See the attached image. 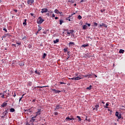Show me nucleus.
Here are the masks:
<instances>
[{
    "label": "nucleus",
    "instance_id": "nucleus-23",
    "mask_svg": "<svg viewBox=\"0 0 125 125\" xmlns=\"http://www.w3.org/2000/svg\"><path fill=\"white\" fill-rule=\"evenodd\" d=\"M92 87V85H90V86L89 87H87L86 88V89H88L89 90H90V89H91Z\"/></svg>",
    "mask_w": 125,
    "mask_h": 125
},
{
    "label": "nucleus",
    "instance_id": "nucleus-50",
    "mask_svg": "<svg viewBox=\"0 0 125 125\" xmlns=\"http://www.w3.org/2000/svg\"><path fill=\"white\" fill-rule=\"evenodd\" d=\"M105 11V9L104 10H101V12H102V13H103V12Z\"/></svg>",
    "mask_w": 125,
    "mask_h": 125
},
{
    "label": "nucleus",
    "instance_id": "nucleus-22",
    "mask_svg": "<svg viewBox=\"0 0 125 125\" xmlns=\"http://www.w3.org/2000/svg\"><path fill=\"white\" fill-rule=\"evenodd\" d=\"M6 114H7V110H5L3 112V115H4V117H5Z\"/></svg>",
    "mask_w": 125,
    "mask_h": 125
},
{
    "label": "nucleus",
    "instance_id": "nucleus-12",
    "mask_svg": "<svg viewBox=\"0 0 125 125\" xmlns=\"http://www.w3.org/2000/svg\"><path fill=\"white\" fill-rule=\"evenodd\" d=\"M52 91H55V93H59L60 92H61V91L60 90H56V89H52Z\"/></svg>",
    "mask_w": 125,
    "mask_h": 125
},
{
    "label": "nucleus",
    "instance_id": "nucleus-18",
    "mask_svg": "<svg viewBox=\"0 0 125 125\" xmlns=\"http://www.w3.org/2000/svg\"><path fill=\"white\" fill-rule=\"evenodd\" d=\"M35 73L36 74V75H41V73H40V72H38V70H37L35 71Z\"/></svg>",
    "mask_w": 125,
    "mask_h": 125
},
{
    "label": "nucleus",
    "instance_id": "nucleus-16",
    "mask_svg": "<svg viewBox=\"0 0 125 125\" xmlns=\"http://www.w3.org/2000/svg\"><path fill=\"white\" fill-rule=\"evenodd\" d=\"M37 116L33 117L31 118V120H30V122H35V119Z\"/></svg>",
    "mask_w": 125,
    "mask_h": 125
},
{
    "label": "nucleus",
    "instance_id": "nucleus-62",
    "mask_svg": "<svg viewBox=\"0 0 125 125\" xmlns=\"http://www.w3.org/2000/svg\"><path fill=\"white\" fill-rule=\"evenodd\" d=\"M14 97H15L16 96V94H14V95H13Z\"/></svg>",
    "mask_w": 125,
    "mask_h": 125
},
{
    "label": "nucleus",
    "instance_id": "nucleus-29",
    "mask_svg": "<svg viewBox=\"0 0 125 125\" xmlns=\"http://www.w3.org/2000/svg\"><path fill=\"white\" fill-rule=\"evenodd\" d=\"M64 21L63 20H60V24L61 25L62 23H63Z\"/></svg>",
    "mask_w": 125,
    "mask_h": 125
},
{
    "label": "nucleus",
    "instance_id": "nucleus-1",
    "mask_svg": "<svg viewBox=\"0 0 125 125\" xmlns=\"http://www.w3.org/2000/svg\"><path fill=\"white\" fill-rule=\"evenodd\" d=\"M43 21H44V20L42 19V18L40 17L37 19V24H42Z\"/></svg>",
    "mask_w": 125,
    "mask_h": 125
},
{
    "label": "nucleus",
    "instance_id": "nucleus-25",
    "mask_svg": "<svg viewBox=\"0 0 125 125\" xmlns=\"http://www.w3.org/2000/svg\"><path fill=\"white\" fill-rule=\"evenodd\" d=\"M56 109H62V108L61 107H60V106H59V105H57L56 107Z\"/></svg>",
    "mask_w": 125,
    "mask_h": 125
},
{
    "label": "nucleus",
    "instance_id": "nucleus-57",
    "mask_svg": "<svg viewBox=\"0 0 125 125\" xmlns=\"http://www.w3.org/2000/svg\"><path fill=\"white\" fill-rule=\"evenodd\" d=\"M30 15H31V16H34V13H30Z\"/></svg>",
    "mask_w": 125,
    "mask_h": 125
},
{
    "label": "nucleus",
    "instance_id": "nucleus-54",
    "mask_svg": "<svg viewBox=\"0 0 125 125\" xmlns=\"http://www.w3.org/2000/svg\"><path fill=\"white\" fill-rule=\"evenodd\" d=\"M55 115L56 116H57V115H58V112H55Z\"/></svg>",
    "mask_w": 125,
    "mask_h": 125
},
{
    "label": "nucleus",
    "instance_id": "nucleus-19",
    "mask_svg": "<svg viewBox=\"0 0 125 125\" xmlns=\"http://www.w3.org/2000/svg\"><path fill=\"white\" fill-rule=\"evenodd\" d=\"M59 42V39H56L55 41H54V43H57Z\"/></svg>",
    "mask_w": 125,
    "mask_h": 125
},
{
    "label": "nucleus",
    "instance_id": "nucleus-2",
    "mask_svg": "<svg viewBox=\"0 0 125 125\" xmlns=\"http://www.w3.org/2000/svg\"><path fill=\"white\" fill-rule=\"evenodd\" d=\"M73 33L74 30H69L67 32H64V34H65L67 37H70V36H71V34H73Z\"/></svg>",
    "mask_w": 125,
    "mask_h": 125
},
{
    "label": "nucleus",
    "instance_id": "nucleus-6",
    "mask_svg": "<svg viewBox=\"0 0 125 125\" xmlns=\"http://www.w3.org/2000/svg\"><path fill=\"white\" fill-rule=\"evenodd\" d=\"M48 11V10L46 8H44L42 9L41 13H45V12H47Z\"/></svg>",
    "mask_w": 125,
    "mask_h": 125
},
{
    "label": "nucleus",
    "instance_id": "nucleus-49",
    "mask_svg": "<svg viewBox=\"0 0 125 125\" xmlns=\"http://www.w3.org/2000/svg\"><path fill=\"white\" fill-rule=\"evenodd\" d=\"M22 40H27V37L26 36H24Z\"/></svg>",
    "mask_w": 125,
    "mask_h": 125
},
{
    "label": "nucleus",
    "instance_id": "nucleus-9",
    "mask_svg": "<svg viewBox=\"0 0 125 125\" xmlns=\"http://www.w3.org/2000/svg\"><path fill=\"white\" fill-rule=\"evenodd\" d=\"M11 35H10L9 33L5 34L4 35V38H10Z\"/></svg>",
    "mask_w": 125,
    "mask_h": 125
},
{
    "label": "nucleus",
    "instance_id": "nucleus-7",
    "mask_svg": "<svg viewBox=\"0 0 125 125\" xmlns=\"http://www.w3.org/2000/svg\"><path fill=\"white\" fill-rule=\"evenodd\" d=\"M82 75H79L77 77H75V81H79V80H82Z\"/></svg>",
    "mask_w": 125,
    "mask_h": 125
},
{
    "label": "nucleus",
    "instance_id": "nucleus-20",
    "mask_svg": "<svg viewBox=\"0 0 125 125\" xmlns=\"http://www.w3.org/2000/svg\"><path fill=\"white\" fill-rule=\"evenodd\" d=\"M68 2H70V3H74L75 2V0H69Z\"/></svg>",
    "mask_w": 125,
    "mask_h": 125
},
{
    "label": "nucleus",
    "instance_id": "nucleus-11",
    "mask_svg": "<svg viewBox=\"0 0 125 125\" xmlns=\"http://www.w3.org/2000/svg\"><path fill=\"white\" fill-rule=\"evenodd\" d=\"M54 12L55 13H57V14H61L62 13V12H60L57 9L54 10Z\"/></svg>",
    "mask_w": 125,
    "mask_h": 125
},
{
    "label": "nucleus",
    "instance_id": "nucleus-51",
    "mask_svg": "<svg viewBox=\"0 0 125 125\" xmlns=\"http://www.w3.org/2000/svg\"><path fill=\"white\" fill-rule=\"evenodd\" d=\"M70 80H76V77L75 78H70Z\"/></svg>",
    "mask_w": 125,
    "mask_h": 125
},
{
    "label": "nucleus",
    "instance_id": "nucleus-31",
    "mask_svg": "<svg viewBox=\"0 0 125 125\" xmlns=\"http://www.w3.org/2000/svg\"><path fill=\"white\" fill-rule=\"evenodd\" d=\"M88 79H89V78H92L93 77V76H92V75L90 74H88Z\"/></svg>",
    "mask_w": 125,
    "mask_h": 125
},
{
    "label": "nucleus",
    "instance_id": "nucleus-10",
    "mask_svg": "<svg viewBox=\"0 0 125 125\" xmlns=\"http://www.w3.org/2000/svg\"><path fill=\"white\" fill-rule=\"evenodd\" d=\"M7 103L6 102H4L1 105V107H2V108H4V107H6V106H7Z\"/></svg>",
    "mask_w": 125,
    "mask_h": 125
},
{
    "label": "nucleus",
    "instance_id": "nucleus-64",
    "mask_svg": "<svg viewBox=\"0 0 125 125\" xmlns=\"http://www.w3.org/2000/svg\"><path fill=\"white\" fill-rule=\"evenodd\" d=\"M23 65H24V64L21 63V66H23Z\"/></svg>",
    "mask_w": 125,
    "mask_h": 125
},
{
    "label": "nucleus",
    "instance_id": "nucleus-55",
    "mask_svg": "<svg viewBox=\"0 0 125 125\" xmlns=\"http://www.w3.org/2000/svg\"><path fill=\"white\" fill-rule=\"evenodd\" d=\"M32 102H36V99H33L32 100Z\"/></svg>",
    "mask_w": 125,
    "mask_h": 125
},
{
    "label": "nucleus",
    "instance_id": "nucleus-33",
    "mask_svg": "<svg viewBox=\"0 0 125 125\" xmlns=\"http://www.w3.org/2000/svg\"><path fill=\"white\" fill-rule=\"evenodd\" d=\"M45 56H46V54L45 53H44L42 56V58L44 59V58H45Z\"/></svg>",
    "mask_w": 125,
    "mask_h": 125
},
{
    "label": "nucleus",
    "instance_id": "nucleus-48",
    "mask_svg": "<svg viewBox=\"0 0 125 125\" xmlns=\"http://www.w3.org/2000/svg\"><path fill=\"white\" fill-rule=\"evenodd\" d=\"M59 83H60V84H65V83H63L62 82H60Z\"/></svg>",
    "mask_w": 125,
    "mask_h": 125
},
{
    "label": "nucleus",
    "instance_id": "nucleus-15",
    "mask_svg": "<svg viewBox=\"0 0 125 125\" xmlns=\"http://www.w3.org/2000/svg\"><path fill=\"white\" fill-rule=\"evenodd\" d=\"M69 120H70V121L72 120H75V119L74 118H70V117H67L65 119V121H69Z\"/></svg>",
    "mask_w": 125,
    "mask_h": 125
},
{
    "label": "nucleus",
    "instance_id": "nucleus-27",
    "mask_svg": "<svg viewBox=\"0 0 125 125\" xmlns=\"http://www.w3.org/2000/svg\"><path fill=\"white\" fill-rule=\"evenodd\" d=\"M63 50H64V52L66 53V51H68V47H65Z\"/></svg>",
    "mask_w": 125,
    "mask_h": 125
},
{
    "label": "nucleus",
    "instance_id": "nucleus-30",
    "mask_svg": "<svg viewBox=\"0 0 125 125\" xmlns=\"http://www.w3.org/2000/svg\"><path fill=\"white\" fill-rule=\"evenodd\" d=\"M10 112H15V109L14 108H11Z\"/></svg>",
    "mask_w": 125,
    "mask_h": 125
},
{
    "label": "nucleus",
    "instance_id": "nucleus-24",
    "mask_svg": "<svg viewBox=\"0 0 125 125\" xmlns=\"http://www.w3.org/2000/svg\"><path fill=\"white\" fill-rule=\"evenodd\" d=\"M67 55H68V57L67 58L66 60H68L70 58V52H67Z\"/></svg>",
    "mask_w": 125,
    "mask_h": 125
},
{
    "label": "nucleus",
    "instance_id": "nucleus-45",
    "mask_svg": "<svg viewBox=\"0 0 125 125\" xmlns=\"http://www.w3.org/2000/svg\"><path fill=\"white\" fill-rule=\"evenodd\" d=\"M24 96V94L22 96V97L19 100V102H20V101H21L22 98H23V97Z\"/></svg>",
    "mask_w": 125,
    "mask_h": 125
},
{
    "label": "nucleus",
    "instance_id": "nucleus-37",
    "mask_svg": "<svg viewBox=\"0 0 125 125\" xmlns=\"http://www.w3.org/2000/svg\"><path fill=\"white\" fill-rule=\"evenodd\" d=\"M76 118H77L79 121H82V118H81V117L77 116Z\"/></svg>",
    "mask_w": 125,
    "mask_h": 125
},
{
    "label": "nucleus",
    "instance_id": "nucleus-63",
    "mask_svg": "<svg viewBox=\"0 0 125 125\" xmlns=\"http://www.w3.org/2000/svg\"><path fill=\"white\" fill-rule=\"evenodd\" d=\"M55 19H56V20H57V19H58V17H55Z\"/></svg>",
    "mask_w": 125,
    "mask_h": 125
},
{
    "label": "nucleus",
    "instance_id": "nucleus-35",
    "mask_svg": "<svg viewBox=\"0 0 125 125\" xmlns=\"http://www.w3.org/2000/svg\"><path fill=\"white\" fill-rule=\"evenodd\" d=\"M16 43L17 44H18V45H21V42H17Z\"/></svg>",
    "mask_w": 125,
    "mask_h": 125
},
{
    "label": "nucleus",
    "instance_id": "nucleus-40",
    "mask_svg": "<svg viewBox=\"0 0 125 125\" xmlns=\"http://www.w3.org/2000/svg\"><path fill=\"white\" fill-rule=\"evenodd\" d=\"M5 93L6 94L7 97H8V96H9V93H7V91Z\"/></svg>",
    "mask_w": 125,
    "mask_h": 125
},
{
    "label": "nucleus",
    "instance_id": "nucleus-36",
    "mask_svg": "<svg viewBox=\"0 0 125 125\" xmlns=\"http://www.w3.org/2000/svg\"><path fill=\"white\" fill-rule=\"evenodd\" d=\"M97 25H98V24L96 22H94V26L95 27H97Z\"/></svg>",
    "mask_w": 125,
    "mask_h": 125
},
{
    "label": "nucleus",
    "instance_id": "nucleus-61",
    "mask_svg": "<svg viewBox=\"0 0 125 125\" xmlns=\"http://www.w3.org/2000/svg\"><path fill=\"white\" fill-rule=\"evenodd\" d=\"M84 1V0H81V1H80V2H83Z\"/></svg>",
    "mask_w": 125,
    "mask_h": 125
},
{
    "label": "nucleus",
    "instance_id": "nucleus-52",
    "mask_svg": "<svg viewBox=\"0 0 125 125\" xmlns=\"http://www.w3.org/2000/svg\"><path fill=\"white\" fill-rule=\"evenodd\" d=\"M86 25H87V26H90V23H86Z\"/></svg>",
    "mask_w": 125,
    "mask_h": 125
},
{
    "label": "nucleus",
    "instance_id": "nucleus-42",
    "mask_svg": "<svg viewBox=\"0 0 125 125\" xmlns=\"http://www.w3.org/2000/svg\"><path fill=\"white\" fill-rule=\"evenodd\" d=\"M75 43H74L73 42H69V45H71V44H74Z\"/></svg>",
    "mask_w": 125,
    "mask_h": 125
},
{
    "label": "nucleus",
    "instance_id": "nucleus-17",
    "mask_svg": "<svg viewBox=\"0 0 125 125\" xmlns=\"http://www.w3.org/2000/svg\"><path fill=\"white\" fill-rule=\"evenodd\" d=\"M124 52H125V50L120 49V50H119V53H122V54H123V53H124Z\"/></svg>",
    "mask_w": 125,
    "mask_h": 125
},
{
    "label": "nucleus",
    "instance_id": "nucleus-21",
    "mask_svg": "<svg viewBox=\"0 0 125 125\" xmlns=\"http://www.w3.org/2000/svg\"><path fill=\"white\" fill-rule=\"evenodd\" d=\"M86 28H87V26L86 25H83V30H85V29H86Z\"/></svg>",
    "mask_w": 125,
    "mask_h": 125
},
{
    "label": "nucleus",
    "instance_id": "nucleus-56",
    "mask_svg": "<svg viewBox=\"0 0 125 125\" xmlns=\"http://www.w3.org/2000/svg\"><path fill=\"white\" fill-rule=\"evenodd\" d=\"M43 34H44L45 35L46 34V31L43 32Z\"/></svg>",
    "mask_w": 125,
    "mask_h": 125
},
{
    "label": "nucleus",
    "instance_id": "nucleus-32",
    "mask_svg": "<svg viewBox=\"0 0 125 125\" xmlns=\"http://www.w3.org/2000/svg\"><path fill=\"white\" fill-rule=\"evenodd\" d=\"M82 46V47H86V46H88V44H83Z\"/></svg>",
    "mask_w": 125,
    "mask_h": 125
},
{
    "label": "nucleus",
    "instance_id": "nucleus-14",
    "mask_svg": "<svg viewBox=\"0 0 125 125\" xmlns=\"http://www.w3.org/2000/svg\"><path fill=\"white\" fill-rule=\"evenodd\" d=\"M98 108H99V104L96 105L95 107L93 108V110H96L97 111L98 110Z\"/></svg>",
    "mask_w": 125,
    "mask_h": 125
},
{
    "label": "nucleus",
    "instance_id": "nucleus-5",
    "mask_svg": "<svg viewBox=\"0 0 125 125\" xmlns=\"http://www.w3.org/2000/svg\"><path fill=\"white\" fill-rule=\"evenodd\" d=\"M115 116L118 117V119H119V120H120V119H121V118H122L121 114H119V112H118V111L116 112Z\"/></svg>",
    "mask_w": 125,
    "mask_h": 125
},
{
    "label": "nucleus",
    "instance_id": "nucleus-53",
    "mask_svg": "<svg viewBox=\"0 0 125 125\" xmlns=\"http://www.w3.org/2000/svg\"><path fill=\"white\" fill-rule=\"evenodd\" d=\"M52 17H53V18L55 17V15H54V14H53L52 16Z\"/></svg>",
    "mask_w": 125,
    "mask_h": 125
},
{
    "label": "nucleus",
    "instance_id": "nucleus-44",
    "mask_svg": "<svg viewBox=\"0 0 125 125\" xmlns=\"http://www.w3.org/2000/svg\"><path fill=\"white\" fill-rule=\"evenodd\" d=\"M3 31H5V32H6V33L7 32V29H6V28H4L3 29Z\"/></svg>",
    "mask_w": 125,
    "mask_h": 125
},
{
    "label": "nucleus",
    "instance_id": "nucleus-46",
    "mask_svg": "<svg viewBox=\"0 0 125 125\" xmlns=\"http://www.w3.org/2000/svg\"><path fill=\"white\" fill-rule=\"evenodd\" d=\"M85 56H86V57H89V54L88 53L86 54Z\"/></svg>",
    "mask_w": 125,
    "mask_h": 125
},
{
    "label": "nucleus",
    "instance_id": "nucleus-59",
    "mask_svg": "<svg viewBox=\"0 0 125 125\" xmlns=\"http://www.w3.org/2000/svg\"><path fill=\"white\" fill-rule=\"evenodd\" d=\"M12 45H13V46H15V47H16V44H13Z\"/></svg>",
    "mask_w": 125,
    "mask_h": 125
},
{
    "label": "nucleus",
    "instance_id": "nucleus-28",
    "mask_svg": "<svg viewBox=\"0 0 125 125\" xmlns=\"http://www.w3.org/2000/svg\"><path fill=\"white\" fill-rule=\"evenodd\" d=\"M85 120H86V121H87V122H88L89 123H90V122H91V121L90 120V119H87V117H86V118H85Z\"/></svg>",
    "mask_w": 125,
    "mask_h": 125
},
{
    "label": "nucleus",
    "instance_id": "nucleus-26",
    "mask_svg": "<svg viewBox=\"0 0 125 125\" xmlns=\"http://www.w3.org/2000/svg\"><path fill=\"white\" fill-rule=\"evenodd\" d=\"M109 106V104H108V103H107L106 104H105V105L104 106V108H108V106Z\"/></svg>",
    "mask_w": 125,
    "mask_h": 125
},
{
    "label": "nucleus",
    "instance_id": "nucleus-34",
    "mask_svg": "<svg viewBox=\"0 0 125 125\" xmlns=\"http://www.w3.org/2000/svg\"><path fill=\"white\" fill-rule=\"evenodd\" d=\"M82 17H81V15H79L78 16V19H79V20H81V19H82Z\"/></svg>",
    "mask_w": 125,
    "mask_h": 125
},
{
    "label": "nucleus",
    "instance_id": "nucleus-43",
    "mask_svg": "<svg viewBox=\"0 0 125 125\" xmlns=\"http://www.w3.org/2000/svg\"><path fill=\"white\" fill-rule=\"evenodd\" d=\"M88 76H89L88 74H87V75H83V77H84V78H87Z\"/></svg>",
    "mask_w": 125,
    "mask_h": 125
},
{
    "label": "nucleus",
    "instance_id": "nucleus-60",
    "mask_svg": "<svg viewBox=\"0 0 125 125\" xmlns=\"http://www.w3.org/2000/svg\"><path fill=\"white\" fill-rule=\"evenodd\" d=\"M14 11H15V12H17L18 11H17V10H16V9H14Z\"/></svg>",
    "mask_w": 125,
    "mask_h": 125
},
{
    "label": "nucleus",
    "instance_id": "nucleus-39",
    "mask_svg": "<svg viewBox=\"0 0 125 125\" xmlns=\"http://www.w3.org/2000/svg\"><path fill=\"white\" fill-rule=\"evenodd\" d=\"M69 30H68V29H64V32H66V33H67L68 32H69Z\"/></svg>",
    "mask_w": 125,
    "mask_h": 125
},
{
    "label": "nucleus",
    "instance_id": "nucleus-58",
    "mask_svg": "<svg viewBox=\"0 0 125 125\" xmlns=\"http://www.w3.org/2000/svg\"><path fill=\"white\" fill-rule=\"evenodd\" d=\"M24 22L27 23V19H24Z\"/></svg>",
    "mask_w": 125,
    "mask_h": 125
},
{
    "label": "nucleus",
    "instance_id": "nucleus-13",
    "mask_svg": "<svg viewBox=\"0 0 125 125\" xmlns=\"http://www.w3.org/2000/svg\"><path fill=\"white\" fill-rule=\"evenodd\" d=\"M6 92H7L6 90V91H4L3 92V94H2V95L1 96V97L2 98H4V96H5V95H6V94H5V93H6Z\"/></svg>",
    "mask_w": 125,
    "mask_h": 125
},
{
    "label": "nucleus",
    "instance_id": "nucleus-38",
    "mask_svg": "<svg viewBox=\"0 0 125 125\" xmlns=\"http://www.w3.org/2000/svg\"><path fill=\"white\" fill-rule=\"evenodd\" d=\"M41 30H42V27L39 26L38 32H40V31H41Z\"/></svg>",
    "mask_w": 125,
    "mask_h": 125
},
{
    "label": "nucleus",
    "instance_id": "nucleus-4",
    "mask_svg": "<svg viewBox=\"0 0 125 125\" xmlns=\"http://www.w3.org/2000/svg\"><path fill=\"white\" fill-rule=\"evenodd\" d=\"M34 2H35V0H27V4L29 5H32L33 4V3H34Z\"/></svg>",
    "mask_w": 125,
    "mask_h": 125
},
{
    "label": "nucleus",
    "instance_id": "nucleus-47",
    "mask_svg": "<svg viewBox=\"0 0 125 125\" xmlns=\"http://www.w3.org/2000/svg\"><path fill=\"white\" fill-rule=\"evenodd\" d=\"M23 25H24V26H26L27 25V22H23Z\"/></svg>",
    "mask_w": 125,
    "mask_h": 125
},
{
    "label": "nucleus",
    "instance_id": "nucleus-8",
    "mask_svg": "<svg viewBox=\"0 0 125 125\" xmlns=\"http://www.w3.org/2000/svg\"><path fill=\"white\" fill-rule=\"evenodd\" d=\"M99 27H105V28H107V24L103 23L102 24H99Z\"/></svg>",
    "mask_w": 125,
    "mask_h": 125
},
{
    "label": "nucleus",
    "instance_id": "nucleus-41",
    "mask_svg": "<svg viewBox=\"0 0 125 125\" xmlns=\"http://www.w3.org/2000/svg\"><path fill=\"white\" fill-rule=\"evenodd\" d=\"M88 41H92V38H90V37H88Z\"/></svg>",
    "mask_w": 125,
    "mask_h": 125
},
{
    "label": "nucleus",
    "instance_id": "nucleus-3",
    "mask_svg": "<svg viewBox=\"0 0 125 125\" xmlns=\"http://www.w3.org/2000/svg\"><path fill=\"white\" fill-rule=\"evenodd\" d=\"M36 114V117H37V116H40V115H41V114H42V109H37V111L35 113Z\"/></svg>",
    "mask_w": 125,
    "mask_h": 125
}]
</instances>
